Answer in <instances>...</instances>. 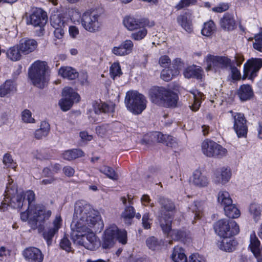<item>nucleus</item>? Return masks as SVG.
Segmentation results:
<instances>
[{"mask_svg": "<svg viewBox=\"0 0 262 262\" xmlns=\"http://www.w3.org/2000/svg\"><path fill=\"white\" fill-rule=\"evenodd\" d=\"M49 155L43 150H36L34 153V157L39 160H47L49 158Z\"/></svg>", "mask_w": 262, "mask_h": 262, "instance_id": "obj_57", "label": "nucleus"}, {"mask_svg": "<svg viewBox=\"0 0 262 262\" xmlns=\"http://www.w3.org/2000/svg\"><path fill=\"white\" fill-rule=\"evenodd\" d=\"M147 100L145 97L137 91H128L125 96L126 108L135 115H139L146 108Z\"/></svg>", "mask_w": 262, "mask_h": 262, "instance_id": "obj_5", "label": "nucleus"}, {"mask_svg": "<svg viewBox=\"0 0 262 262\" xmlns=\"http://www.w3.org/2000/svg\"><path fill=\"white\" fill-rule=\"evenodd\" d=\"M23 196L24 192L18 193L17 188L8 187L2 207L5 208L6 206H10L13 208L20 209L24 205Z\"/></svg>", "mask_w": 262, "mask_h": 262, "instance_id": "obj_10", "label": "nucleus"}, {"mask_svg": "<svg viewBox=\"0 0 262 262\" xmlns=\"http://www.w3.org/2000/svg\"><path fill=\"white\" fill-rule=\"evenodd\" d=\"M262 206L259 204L252 203L250 205L249 212L255 222H257L261 215Z\"/></svg>", "mask_w": 262, "mask_h": 262, "instance_id": "obj_42", "label": "nucleus"}, {"mask_svg": "<svg viewBox=\"0 0 262 262\" xmlns=\"http://www.w3.org/2000/svg\"><path fill=\"white\" fill-rule=\"evenodd\" d=\"M183 74L187 78H196L200 79L202 77V70L195 66L187 67L184 70Z\"/></svg>", "mask_w": 262, "mask_h": 262, "instance_id": "obj_32", "label": "nucleus"}, {"mask_svg": "<svg viewBox=\"0 0 262 262\" xmlns=\"http://www.w3.org/2000/svg\"><path fill=\"white\" fill-rule=\"evenodd\" d=\"M21 118L25 123H32L35 122V119L32 117V113L29 110H25L21 113Z\"/></svg>", "mask_w": 262, "mask_h": 262, "instance_id": "obj_52", "label": "nucleus"}, {"mask_svg": "<svg viewBox=\"0 0 262 262\" xmlns=\"http://www.w3.org/2000/svg\"><path fill=\"white\" fill-rule=\"evenodd\" d=\"M220 25L224 30L231 31L235 28L236 22L232 15L226 13L221 19Z\"/></svg>", "mask_w": 262, "mask_h": 262, "instance_id": "obj_25", "label": "nucleus"}, {"mask_svg": "<svg viewBox=\"0 0 262 262\" xmlns=\"http://www.w3.org/2000/svg\"><path fill=\"white\" fill-rule=\"evenodd\" d=\"M238 95L242 101H246L250 99L253 95V91L249 85L244 84L241 86L238 91Z\"/></svg>", "mask_w": 262, "mask_h": 262, "instance_id": "obj_33", "label": "nucleus"}, {"mask_svg": "<svg viewBox=\"0 0 262 262\" xmlns=\"http://www.w3.org/2000/svg\"><path fill=\"white\" fill-rule=\"evenodd\" d=\"M81 24L83 28L91 32L98 31L101 26L100 15L96 11H88L81 17Z\"/></svg>", "mask_w": 262, "mask_h": 262, "instance_id": "obj_9", "label": "nucleus"}, {"mask_svg": "<svg viewBox=\"0 0 262 262\" xmlns=\"http://www.w3.org/2000/svg\"><path fill=\"white\" fill-rule=\"evenodd\" d=\"M114 126V124H103L101 126H98L96 128L97 134L103 137L108 134H112V130Z\"/></svg>", "mask_w": 262, "mask_h": 262, "instance_id": "obj_47", "label": "nucleus"}, {"mask_svg": "<svg viewBox=\"0 0 262 262\" xmlns=\"http://www.w3.org/2000/svg\"><path fill=\"white\" fill-rule=\"evenodd\" d=\"M150 96L153 103L168 107H175L178 100V96L176 93L164 87L152 89L150 91Z\"/></svg>", "mask_w": 262, "mask_h": 262, "instance_id": "obj_3", "label": "nucleus"}, {"mask_svg": "<svg viewBox=\"0 0 262 262\" xmlns=\"http://www.w3.org/2000/svg\"><path fill=\"white\" fill-rule=\"evenodd\" d=\"M218 202L225 208L229 205H231L232 200L227 191H222L218 194Z\"/></svg>", "mask_w": 262, "mask_h": 262, "instance_id": "obj_41", "label": "nucleus"}, {"mask_svg": "<svg viewBox=\"0 0 262 262\" xmlns=\"http://www.w3.org/2000/svg\"><path fill=\"white\" fill-rule=\"evenodd\" d=\"M23 255L29 262H42L43 259L41 251L34 247L25 249L23 251Z\"/></svg>", "mask_w": 262, "mask_h": 262, "instance_id": "obj_19", "label": "nucleus"}, {"mask_svg": "<svg viewBox=\"0 0 262 262\" xmlns=\"http://www.w3.org/2000/svg\"><path fill=\"white\" fill-rule=\"evenodd\" d=\"M83 156V152L80 149H72L68 150L64 152L63 154V159L71 161L77 158Z\"/></svg>", "mask_w": 262, "mask_h": 262, "instance_id": "obj_38", "label": "nucleus"}, {"mask_svg": "<svg viewBox=\"0 0 262 262\" xmlns=\"http://www.w3.org/2000/svg\"><path fill=\"white\" fill-rule=\"evenodd\" d=\"M215 30V24L212 20L205 23L201 33L204 36L207 37L211 36Z\"/></svg>", "mask_w": 262, "mask_h": 262, "instance_id": "obj_40", "label": "nucleus"}, {"mask_svg": "<svg viewBox=\"0 0 262 262\" xmlns=\"http://www.w3.org/2000/svg\"><path fill=\"white\" fill-rule=\"evenodd\" d=\"M112 52L116 56H123L127 55V54L125 53L121 45L118 46L113 47L112 49Z\"/></svg>", "mask_w": 262, "mask_h": 262, "instance_id": "obj_59", "label": "nucleus"}, {"mask_svg": "<svg viewBox=\"0 0 262 262\" xmlns=\"http://www.w3.org/2000/svg\"><path fill=\"white\" fill-rule=\"evenodd\" d=\"M216 233L222 237H230L238 233L239 227L234 221L222 219L214 225Z\"/></svg>", "mask_w": 262, "mask_h": 262, "instance_id": "obj_8", "label": "nucleus"}, {"mask_svg": "<svg viewBox=\"0 0 262 262\" xmlns=\"http://www.w3.org/2000/svg\"><path fill=\"white\" fill-rule=\"evenodd\" d=\"M206 71L212 70L217 71L219 69H227L231 65L230 59L226 56L208 55L206 57Z\"/></svg>", "mask_w": 262, "mask_h": 262, "instance_id": "obj_12", "label": "nucleus"}, {"mask_svg": "<svg viewBox=\"0 0 262 262\" xmlns=\"http://www.w3.org/2000/svg\"><path fill=\"white\" fill-rule=\"evenodd\" d=\"M225 214L229 218H237L240 215L239 210L232 203L231 205H229L224 208Z\"/></svg>", "mask_w": 262, "mask_h": 262, "instance_id": "obj_44", "label": "nucleus"}, {"mask_svg": "<svg viewBox=\"0 0 262 262\" xmlns=\"http://www.w3.org/2000/svg\"><path fill=\"white\" fill-rule=\"evenodd\" d=\"M189 262H204V260L202 256L195 253L190 256Z\"/></svg>", "mask_w": 262, "mask_h": 262, "instance_id": "obj_64", "label": "nucleus"}, {"mask_svg": "<svg viewBox=\"0 0 262 262\" xmlns=\"http://www.w3.org/2000/svg\"><path fill=\"white\" fill-rule=\"evenodd\" d=\"M18 48L21 53L27 55L33 52L37 47V42L34 39H21L19 44Z\"/></svg>", "mask_w": 262, "mask_h": 262, "instance_id": "obj_21", "label": "nucleus"}, {"mask_svg": "<svg viewBox=\"0 0 262 262\" xmlns=\"http://www.w3.org/2000/svg\"><path fill=\"white\" fill-rule=\"evenodd\" d=\"M58 74L64 78L73 80L78 76V73L71 67H62L58 70Z\"/></svg>", "mask_w": 262, "mask_h": 262, "instance_id": "obj_28", "label": "nucleus"}, {"mask_svg": "<svg viewBox=\"0 0 262 262\" xmlns=\"http://www.w3.org/2000/svg\"><path fill=\"white\" fill-rule=\"evenodd\" d=\"M110 109V107L108 105L105 103H94L93 105V110L90 111L91 113V117L93 119V122H95L98 121V119L96 118L95 116L96 115H99L101 113H108Z\"/></svg>", "mask_w": 262, "mask_h": 262, "instance_id": "obj_26", "label": "nucleus"}, {"mask_svg": "<svg viewBox=\"0 0 262 262\" xmlns=\"http://www.w3.org/2000/svg\"><path fill=\"white\" fill-rule=\"evenodd\" d=\"M48 66L45 61L34 62L29 70V77L33 85L43 88L46 82V72Z\"/></svg>", "mask_w": 262, "mask_h": 262, "instance_id": "obj_6", "label": "nucleus"}, {"mask_svg": "<svg viewBox=\"0 0 262 262\" xmlns=\"http://www.w3.org/2000/svg\"><path fill=\"white\" fill-rule=\"evenodd\" d=\"M191 93L193 95V103L189 106L193 111L195 112L199 110L201 106V99L203 96V94L200 92H197V94L194 92H191Z\"/></svg>", "mask_w": 262, "mask_h": 262, "instance_id": "obj_48", "label": "nucleus"}, {"mask_svg": "<svg viewBox=\"0 0 262 262\" xmlns=\"http://www.w3.org/2000/svg\"><path fill=\"white\" fill-rule=\"evenodd\" d=\"M52 212L49 210H46L39 206H36L33 208V221L31 222L32 229H35L38 226H41L45 221L50 217Z\"/></svg>", "mask_w": 262, "mask_h": 262, "instance_id": "obj_14", "label": "nucleus"}, {"mask_svg": "<svg viewBox=\"0 0 262 262\" xmlns=\"http://www.w3.org/2000/svg\"><path fill=\"white\" fill-rule=\"evenodd\" d=\"M142 225L144 229H148L150 228V220L149 219V213H145L142 217Z\"/></svg>", "mask_w": 262, "mask_h": 262, "instance_id": "obj_63", "label": "nucleus"}, {"mask_svg": "<svg viewBox=\"0 0 262 262\" xmlns=\"http://www.w3.org/2000/svg\"><path fill=\"white\" fill-rule=\"evenodd\" d=\"M118 241L124 245L126 244L127 232L124 230H119L115 224L109 225L105 229L102 238L101 246L103 249H110Z\"/></svg>", "mask_w": 262, "mask_h": 262, "instance_id": "obj_4", "label": "nucleus"}, {"mask_svg": "<svg viewBox=\"0 0 262 262\" xmlns=\"http://www.w3.org/2000/svg\"><path fill=\"white\" fill-rule=\"evenodd\" d=\"M50 23L54 28H64L66 25L63 18L58 14H54L51 16Z\"/></svg>", "mask_w": 262, "mask_h": 262, "instance_id": "obj_43", "label": "nucleus"}, {"mask_svg": "<svg viewBox=\"0 0 262 262\" xmlns=\"http://www.w3.org/2000/svg\"><path fill=\"white\" fill-rule=\"evenodd\" d=\"M262 67V59L251 58L249 59L244 66L243 79L248 77L253 80L256 76L257 72Z\"/></svg>", "mask_w": 262, "mask_h": 262, "instance_id": "obj_15", "label": "nucleus"}, {"mask_svg": "<svg viewBox=\"0 0 262 262\" xmlns=\"http://www.w3.org/2000/svg\"><path fill=\"white\" fill-rule=\"evenodd\" d=\"M205 203L203 201H194L189 207V210L194 214V218L200 219L204 210Z\"/></svg>", "mask_w": 262, "mask_h": 262, "instance_id": "obj_31", "label": "nucleus"}, {"mask_svg": "<svg viewBox=\"0 0 262 262\" xmlns=\"http://www.w3.org/2000/svg\"><path fill=\"white\" fill-rule=\"evenodd\" d=\"M135 216V211L133 207L128 206L125 208V210L122 213L125 224L129 225L131 224V220Z\"/></svg>", "mask_w": 262, "mask_h": 262, "instance_id": "obj_46", "label": "nucleus"}, {"mask_svg": "<svg viewBox=\"0 0 262 262\" xmlns=\"http://www.w3.org/2000/svg\"><path fill=\"white\" fill-rule=\"evenodd\" d=\"M146 243L149 249L155 250L160 247L162 242L155 236H151L147 238Z\"/></svg>", "mask_w": 262, "mask_h": 262, "instance_id": "obj_49", "label": "nucleus"}, {"mask_svg": "<svg viewBox=\"0 0 262 262\" xmlns=\"http://www.w3.org/2000/svg\"><path fill=\"white\" fill-rule=\"evenodd\" d=\"M179 74L180 72L177 70L165 69L162 71L161 78L165 81H169Z\"/></svg>", "mask_w": 262, "mask_h": 262, "instance_id": "obj_39", "label": "nucleus"}, {"mask_svg": "<svg viewBox=\"0 0 262 262\" xmlns=\"http://www.w3.org/2000/svg\"><path fill=\"white\" fill-rule=\"evenodd\" d=\"M25 198L28 200L29 207H30V204L34 201L35 199V194L33 191L29 190L24 193L23 198L24 201Z\"/></svg>", "mask_w": 262, "mask_h": 262, "instance_id": "obj_61", "label": "nucleus"}, {"mask_svg": "<svg viewBox=\"0 0 262 262\" xmlns=\"http://www.w3.org/2000/svg\"><path fill=\"white\" fill-rule=\"evenodd\" d=\"M171 258L174 262H187V257L183 250L178 247L173 249Z\"/></svg>", "mask_w": 262, "mask_h": 262, "instance_id": "obj_36", "label": "nucleus"}, {"mask_svg": "<svg viewBox=\"0 0 262 262\" xmlns=\"http://www.w3.org/2000/svg\"><path fill=\"white\" fill-rule=\"evenodd\" d=\"M177 21L186 32L190 33L193 31L191 14L190 12H186L178 16Z\"/></svg>", "mask_w": 262, "mask_h": 262, "instance_id": "obj_22", "label": "nucleus"}, {"mask_svg": "<svg viewBox=\"0 0 262 262\" xmlns=\"http://www.w3.org/2000/svg\"><path fill=\"white\" fill-rule=\"evenodd\" d=\"M71 232V238L75 244L82 246L88 249L94 250L99 245L97 236L93 232Z\"/></svg>", "mask_w": 262, "mask_h": 262, "instance_id": "obj_7", "label": "nucleus"}, {"mask_svg": "<svg viewBox=\"0 0 262 262\" xmlns=\"http://www.w3.org/2000/svg\"><path fill=\"white\" fill-rule=\"evenodd\" d=\"M110 75L112 78L114 79L117 76H120L122 74L121 67L119 62H114L110 67Z\"/></svg>", "mask_w": 262, "mask_h": 262, "instance_id": "obj_50", "label": "nucleus"}, {"mask_svg": "<svg viewBox=\"0 0 262 262\" xmlns=\"http://www.w3.org/2000/svg\"><path fill=\"white\" fill-rule=\"evenodd\" d=\"M100 171L105 174L109 179L114 181H116L118 179V176L115 172V170L112 167L103 166L101 167L100 169Z\"/></svg>", "mask_w": 262, "mask_h": 262, "instance_id": "obj_45", "label": "nucleus"}, {"mask_svg": "<svg viewBox=\"0 0 262 262\" xmlns=\"http://www.w3.org/2000/svg\"><path fill=\"white\" fill-rule=\"evenodd\" d=\"M62 225V220L60 215L57 214L53 221L52 225L43 233V236L46 240L48 245L51 244L53 237L58 233Z\"/></svg>", "mask_w": 262, "mask_h": 262, "instance_id": "obj_17", "label": "nucleus"}, {"mask_svg": "<svg viewBox=\"0 0 262 262\" xmlns=\"http://www.w3.org/2000/svg\"><path fill=\"white\" fill-rule=\"evenodd\" d=\"M149 137L152 142H161L169 146L172 147L176 143L175 139L172 136L160 132L152 133L150 134Z\"/></svg>", "mask_w": 262, "mask_h": 262, "instance_id": "obj_20", "label": "nucleus"}, {"mask_svg": "<svg viewBox=\"0 0 262 262\" xmlns=\"http://www.w3.org/2000/svg\"><path fill=\"white\" fill-rule=\"evenodd\" d=\"M249 246L254 256L256 257H258L260 253L259 249L260 242L255 234L251 235L250 236V244Z\"/></svg>", "mask_w": 262, "mask_h": 262, "instance_id": "obj_37", "label": "nucleus"}, {"mask_svg": "<svg viewBox=\"0 0 262 262\" xmlns=\"http://www.w3.org/2000/svg\"><path fill=\"white\" fill-rule=\"evenodd\" d=\"M173 70H177L178 72L184 67V63L180 58H176L172 62Z\"/></svg>", "mask_w": 262, "mask_h": 262, "instance_id": "obj_62", "label": "nucleus"}, {"mask_svg": "<svg viewBox=\"0 0 262 262\" xmlns=\"http://www.w3.org/2000/svg\"><path fill=\"white\" fill-rule=\"evenodd\" d=\"M158 202L161 206L159 214L160 226L164 233L169 234L171 229V216L169 212L174 210L175 205L169 199L161 195L158 196Z\"/></svg>", "mask_w": 262, "mask_h": 262, "instance_id": "obj_2", "label": "nucleus"}, {"mask_svg": "<svg viewBox=\"0 0 262 262\" xmlns=\"http://www.w3.org/2000/svg\"><path fill=\"white\" fill-rule=\"evenodd\" d=\"M160 65L163 68L168 67L171 63V60L167 55L162 56L159 60Z\"/></svg>", "mask_w": 262, "mask_h": 262, "instance_id": "obj_60", "label": "nucleus"}, {"mask_svg": "<svg viewBox=\"0 0 262 262\" xmlns=\"http://www.w3.org/2000/svg\"><path fill=\"white\" fill-rule=\"evenodd\" d=\"M196 0H181L176 6L177 10L182 9L185 7L194 4Z\"/></svg>", "mask_w": 262, "mask_h": 262, "instance_id": "obj_55", "label": "nucleus"}, {"mask_svg": "<svg viewBox=\"0 0 262 262\" xmlns=\"http://www.w3.org/2000/svg\"><path fill=\"white\" fill-rule=\"evenodd\" d=\"M120 45L123 48V49L124 50L127 55L129 54L132 52L134 46L133 42H132V40H126L122 42Z\"/></svg>", "mask_w": 262, "mask_h": 262, "instance_id": "obj_54", "label": "nucleus"}, {"mask_svg": "<svg viewBox=\"0 0 262 262\" xmlns=\"http://www.w3.org/2000/svg\"><path fill=\"white\" fill-rule=\"evenodd\" d=\"M201 146L203 153L208 157L221 158L225 156L227 153L226 148L209 139L204 140Z\"/></svg>", "mask_w": 262, "mask_h": 262, "instance_id": "obj_11", "label": "nucleus"}, {"mask_svg": "<svg viewBox=\"0 0 262 262\" xmlns=\"http://www.w3.org/2000/svg\"><path fill=\"white\" fill-rule=\"evenodd\" d=\"M103 227L101 216L97 211L84 201L76 202L71 224V232H88L92 230L100 231Z\"/></svg>", "mask_w": 262, "mask_h": 262, "instance_id": "obj_1", "label": "nucleus"}, {"mask_svg": "<svg viewBox=\"0 0 262 262\" xmlns=\"http://www.w3.org/2000/svg\"><path fill=\"white\" fill-rule=\"evenodd\" d=\"M48 21L47 13L41 9H36L27 18V24L35 27H43Z\"/></svg>", "mask_w": 262, "mask_h": 262, "instance_id": "obj_16", "label": "nucleus"}, {"mask_svg": "<svg viewBox=\"0 0 262 262\" xmlns=\"http://www.w3.org/2000/svg\"><path fill=\"white\" fill-rule=\"evenodd\" d=\"M16 91V85L14 81L11 80H7L0 86V96L5 97L8 94L14 93Z\"/></svg>", "mask_w": 262, "mask_h": 262, "instance_id": "obj_27", "label": "nucleus"}, {"mask_svg": "<svg viewBox=\"0 0 262 262\" xmlns=\"http://www.w3.org/2000/svg\"><path fill=\"white\" fill-rule=\"evenodd\" d=\"M123 24L128 30L132 31L140 28L142 23L139 19L127 16L124 17Z\"/></svg>", "mask_w": 262, "mask_h": 262, "instance_id": "obj_29", "label": "nucleus"}, {"mask_svg": "<svg viewBox=\"0 0 262 262\" xmlns=\"http://www.w3.org/2000/svg\"><path fill=\"white\" fill-rule=\"evenodd\" d=\"M224 239L220 242L219 248L223 251L231 252L235 249L237 242L228 237H223Z\"/></svg>", "mask_w": 262, "mask_h": 262, "instance_id": "obj_30", "label": "nucleus"}, {"mask_svg": "<svg viewBox=\"0 0 262 262\" xmlns=\"http://www.w3.org/2000/svg\"><path fill=\"white\" fill-rule=\"evenodd\" d=\"M191 182L193 185L199 187H206L209 183L207 178L199 169H196L193 172Z\"/></svg>", "mask_w": 262, "mask_h": 262, "instance_id": "obj_23", "label": "nucleus"}, {"mask_svg": "<svg viewBox=\"0 0 262 262\" xmlns=\"http://www.w3.org/2000/svg\"><path fill=\"white\" fill-rule=\"evenodd\" d=\"M71 242L67 237H64L60 241V247L63 250L70 252L72 250Z\"/></svg>", "mask_w": 262, "mask_h": 262, "instance_id": "obj_56", "label": "nucleus"}, {"mask_svg": "<svg viewBox=\"0 0 262 262\" xmlns=\"http://www.w3.org/2000/svg\"><path fill=\"white\" fill-rule=\"evenodd\" d=\"M231 176L230 169L222 167L215 173V181L219 183L225 184L228 182Z\"/></svg>", "mask_w": 262, "mask_h": 262, "instance_id": "obj_24", "label": "nucleus"}, {"mask_svg": "<svg viewBox=\"0 0 262 262\" xmlns=\"http://www.w3.org/2000/svg\"><path fill=\"white\" fill-rule=\"evenodd\" d=\"M50 125L46 121L41 122L40 128L36 129L34 133V137L36 139H41L46 137L50 131Z\"/></svg>", "mask_w": 262, "mask_h": 262, "instance_id": "obj_34", "label": "nucleus"}, {"mask_svg": "<svg viewBox=\"0 0 262 262\" xmlns=\"http://www.w3.org/2000/svg\"><path fill=\"white\" fill-rule=\"evenodd\" d=\"M147 34V30L145 28H142L138 32L133 33L131 37L136 40L142 39Z\"/></svg>", "mask_w": 262, "mask_h": 262, "instance_id": "obj_51", "label": "nucleus"}, {"mask_svg": "<svg viewBox=\"0 0 262 262\" xmlns=\"http://www.w3.org/2000/svg\"><path fill=\"white\" fill-rule=\"evenodd\" d=\"M234 118V129L238 137H245L247 135L248 128L246 120L244 114L236 113L233 115Z\"/></svg>", "mask_w": 262, "mask_h": 262, "instance_id": "obj_18", "label": "nucleus"}, {"mask_svg": "<svg viewBox=\"0 0 262 262\" xmlns=\"http://www.w3.org/2000/svg\"><path fill=\"white\" fill-rule=\"evenodd\" d=\"M63 98L59 102L61 109L67 111L70 109L74 101L78 102L79 99V95L69 87L64 88L62 91Z\"/></svg>", "mask_w": 262, "mask_h": 262, "instance_id": "obj_13", "label": "nucleus"}, {"mask_svg": "<svg viewBox=\"0 0 262 262\" xmlns=\"http://www.w3.org/2000/svg\"><path fill=\"white\" fill-rule=\"evenodd\" d=\"M231 73V77L233 80H238L241 78V75L239 71L235 67L232 66V64L229 67Z\"/></svg>", "mask_w": 262, "mask_h": 262, "instance_id": "obj_58", "label": "nucleus"}, {"mask_svg": "<svg viewBox=\"0 0 262 262\" xmlns=\"http://www.w3.org/2000/svg\"><path fill=\"white\" fill-rule=\"evenodd\" d=\"M31 216H33V208L28 207V210L26 212H21L20 213V218L23 221H27L28 220L29 223L31 226V222L33 221V217H31Z\"/></svg>", "mask_w": 262, "mask_h": 262, "instance_id": "obj_53", "label": "nucleus"}, {"mask_svg": "<svg viewBox=\"0 0 262 262\" xmlns=\"http://www.w3.org/2000/svg\"><path fill=\"white\" fill-rule=\"evenodd\" d=\"M21 51L18 45L10 48L7 51V56L12 61L19 60L21 58Z\"/></svg>", "mask_w": 262, "mask_h": 262, "instance_id": "obj_35", "label": "nucleus"}]
</instances>
